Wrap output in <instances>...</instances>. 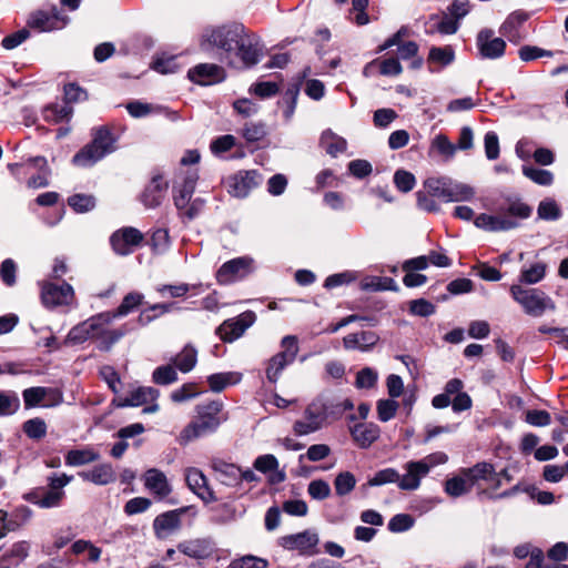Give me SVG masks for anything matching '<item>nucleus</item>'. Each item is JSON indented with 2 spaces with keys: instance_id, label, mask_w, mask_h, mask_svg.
<instances>
[{
  "instance_id": "nucleus-13",
  "label": "nucleus",
  "mask_w": 568,
  "mask_h": 568,
  "mask_svg": "<svg viewBox=\"0 0 568 568\" xmlns=\"http://www.w3.org/2000/svg\"><path fill=\"white\" fill-rule=\"evenodd\" d=\"M477 48L484 59H498L504 55L506 42L498 37H494V31L484 29L477 34Z\"/></svg>"
},
{
  "instance_id": "nucleus-30",
  "label": "nucleus",
  "mask_w": 568,
  "mask_h": 568,
  "mask_svg": "<svg viewBox=\"0 0 568 568\" xmlns=\"http://www.w3.org/2000/svg\"><path fill=\"white\" fill-rule=\"evenodd\" d=\"M30 517L31 511L24 506L18 507L11 513L0 509V525L3 528V531H6V535L21 528Z\"/></svg>"
},
{
  "instance_id": "nucleus-24",
  "label": "nucleus",
  "mask_w": 568,
  "mask_h": 568,
  "mask_svg": "<svg viewBox=\"0 0 568 568\" xmlns=\"http://www.w3.org/2000/svg\"><path fill=\"white\" fill-rule=\"evenodd\" d=\"M237 55L241 58L245 67L250 68L260 61L261 48L258 41L245 33H242L241 41L235 44Z\"/></svg>"
},
{
  "instance_id": "nucleus-43",
  "label": "nucleus",
  "mask_w": 568,
  "mask_h": 568,
  "mask_svg": "<svg viewBox=\"0 0 568 568\" xmlns=\"http://www.w3.org/2000/svg\"><path fill=\"white\" fill-rule=\"evenodd\" d=\"M448 179L430 178L425 181L424 189L430 196L448 203Z\"/></svg>"
},
{
  "instance_id": "nucleus-56",
  "label": "nucleus",
  "mask_w": 568,
  "mask_h": 568,
  "mask_svg": "<svg viewBox=\"0 0 568 568\" xmlns=\"http://www.w3.org/2000/svg\"><path fill=\"white\" fill-rule=\"evenodd\" d=\"M23 432L31 439H41L47 434V424L42 418H31L23 423Z\"/></svg>"
},
{
  "instance_id": "nucleus-47",
  "label": "nucleus",
  "mask_w": 568,
  "mask_h": 568,
  "mask_svg": "<svg viewBox=\"0 0 568 568\" xmlns=\"http://www.w3.org/2000/svg\"><path fill=\"white\" fill-rule=\"evenodd\" d=\"M504 215L513 217L514 220L528 219L531 215V207L519 199L508 201L506 207L500 209Z\"/></svg>"
},
{
  "instance_id": "nucleus-48",
  "label": "nucleus",
  "mask_w": 568,
  "mask_h": 568,
  "mask_svg": "<svg viewBox=\"0 0 568 568\" xmlns=\"http://www.w3.org/2000/svg\"><path fill=\"white\" fill-rule=\"evenodd\" d=\"M356 486V478L351 471H341L334 479V488L337 496H346Z\"/></svg>"
},
{
  "instance_id": "nucleus-26",
  "label": "nucleus",
  "mask_w": 568,
  "mask_h": 568,
  "mask_svg": "<svg viewBox=\"0 0 568 568\" xmlns=\"http://www.w3.org/2000/svg\"><path fill=\"white\" fill-rule=\"evenodd\" d=\"M405 475H399L398 487L402 490H416L420 486V480L427 475L426 467L416 462H408L404 465Z\"/></svg>"
},
{
  "instance_id": "nucleus-37",
  "label": "nucleus",
  "mask_w": 568,
  "mask_h": 568,
  "mask_svg": "<svg viewBox=\"0 0 568 568\" xmlns=\"http://www.w3.org/2000/svg\"><path fill=\"white\" fill-rule=\"evenodd\" d=\"M242 379V374L237 372H225L212 374L207 377V383L213 392H222L230 385H235Z\"/></svg>"
},
{
  "instance_id": "nucleus-12",
  "label": "nucleus",
  "mask_w": 568,
  "mask_h": 568,
  "mask_svg": "<svg viewBox=\"0 0 568 568\" xmlns=\"http://www.w3.org/2000/svg\"><path fill=\"white\" fill-rule=\"evenodd\" d=\"M185 508L169 510L158 515L153 520V530L158 539H166L181 527V517Z\"/></svg>"
},
{
  "instance_id": "nucleus-31",
  "label": "nucleus",
  "mask_w": 568,
  "mask_h": 568,
  "mask_svg": "<svg viewBox=\"0 0 568 568\" xmlns=\"http://www.w3.org/2000/svg\"><path fill=\"white\" fill-rule=\"evenodd\" d=\"M30 542L21 540L14 542L1 557L0 568H17L29 556Z\"/></svg>"
},
{
  "instance_id": "nucleus-42",
  "label": "nucleus",
  "mask_w": 568,
  "mask_h": 568,
  "mask_svg": "<svg viewBox=\"0 0 568 568\" xmlns=\"http://www.w3.org/2000/svg\"><path fill=\"white\" fill-rule=\"evenodd\" d=\"M326 418L336 420L342 417L346 410L354 408V403L349 398L324 400Z\"/></svg>"
},
{
  "instance_id": "nucleus-50",
  "label": "nucleus",
  "mask_w": 568,
  "mask_h": 568,
  "mask_svg": "<svg viewBox=\"0 0 568 568\" xmlns=\"http://www.w3.org/2000/svg\"><path fill=\"white\" fill-rule=\"evenodd\" d=\"M546 275V264L537 262L530 265L528 268H523L520 272L519 280L526 284H537Z\"/></svg>"
},
{
  "instance_id": "nucleus-36",
  "label": "nucleus",
  "mask_w": 568,
  "mask_h": 568,
  "mask_svg": "<svg viewBox=\"0 0 568 568\" xmlns=\"http://www.w3.org/2000/svg\"><path fill=\"white\" fill-rule=\"evenodd\" d=\"M30 163L39 170V173L28 180V186L32 189L44 187L49 184L50 169L48 162L42 156L30 160Z\"/></svg>"
},
{
  "instance_id": "nucleus-4",
  "label": "nucleus",
  "mask_w": 568,
  "mask_h": 568,
  "mask_svg": "<svg viewBox=\"0 0 568 568\" xmlns=\"http://www.w3.org/2000/svg\"><path fill=\"white\" fill-rule=\"evenodd\" d=\"M244 27L241 23H227L223 26L206 27L201 36V48L209 50L219 48L226 52L235 49L237 41H241Z\"/></svg>"
},
{
  "instance_id": "nucleus-5",
  "label": "nucleus",
  "mask_w": 568,
  "mask_h": 568,
  "mask_svg": "<svg viewBox=\"0 0 568 568\" xmlns=\"http://www.w3.org/2000/svg\"><path fill=\"white\" fill-rule=\"evenodd\" d=\"M112 321L111 312L100 313L85 321L90 339L98 341L101 349H109L129 332L126 325L115 329L109 328Z\"/></svg>"
},
{
  "instance_id": "nucleus-19",
  "label": "nucleus",
  "mask_w": 568,
  "mask_h": 568,
  "mask_svg": "<svg viewBox=\"0 0 568 568\" xmlns=\"http://www.w3.org/2000/svg\"><path fill=\"white\" fill-rule=\"evenodd\" d=\"M469 483L473 486L478 485L480 481H485L493 489H497L501 485L499 475L495 471L491 464L478 463L474 467L464 470Z\"/></svg>"
},
{
  "instance_id": "nucleus-9",
  "label": "nucleus",
  "mask_w": 568,
  "mask_h": 568,
  "mask_svg": "<svg viewBox=\"0 0 568 568\" xmlns=\"http://www.w3.org/2000/svg\"><path fill=\"white\" fill-rule=\"evenodd\" d=\"M253 271V258L241 256L230 260L221 265L216 272L220 284H231L247 276Z\"/></svg>"
},
{
  "instance_id": "nucleus-58",
  "label": "nucleus",
  "mask_w": 568,
  "mask_h": 568,
  "mask_svg": "<svg viewBox=\"0 0 568 568\" xmlns=\"http://www.w3.org/2000/svg\"><path fill=\"white\" fill-rule=\"evenodd\" d=\"M430 149L447 159L453 158L456 152V145L444 134H438L433 139Z\"/></svg>"
},
{
  "instance_id": "nucleus-51",
  "label": "nucleus",
  "mask_w": 568,
  "mask_h": 568,
  "mask_svg": "<svg viewBox=\"0 0 568 568\" xmlns=\"http://www.w3.org/2000/svg\"><path fill=\"white\" fill-rule=\"evenodd\" d=\"M68 204L77 212V213H85L94 209L95 199L90 194L78 193L71 195L68 199Z\"/></svg>"
},
{
  "instance_id": "nucleus-61",
  "label": "nucleus",
  "mask_w": 568,
  "mask_h": 568,
  "mask_svg": "<svg viewBox=\"0 0 568 568\" xmlns=\"http://www.w3.org/2000/svg\"><path fill=\"white\" fill-rule=\"evenodd\" d=\"M394 184L400 192L407 193L414 189L416 179L408 171L397 170L394 174Z\"/></svg>"
},
{
  "instance_id": "nucleus-7",
  "label": "nucleus",
  "mask_w": 568,
  "mask_h": 568,
  "mask_svg": "<svg viewBox=\"0 0 568 568\" xmlns=\"http://www.w3.org/2000/svg\"><path fill=\"white\" fill-rule=\"evenodd\" d=\"M326 420L324 399L317 398L306 406L303 417L294 423L293 432L296 436H306L320 430Z\"/></svg>"
},
{
  "instance_id": "nucleus-59",
  "label": "nucleus",
  "mask_w": 568,
  "mask_h": 568,
  "mask_svg": "<svg viewBox=\"0 0 568 568\" xmlns=\"http://www.w3.org/2000/svg\"><path fill=\"white\" fill-rule=\"evenodd\" d=\"M378 65V72L385 77H396L403 72V67L399 63L398 58L390 57L387 59H376Z\"/></svg>"
},
{
  "instance_id": "nucleus-20",
  "label": "nucleus",
  "mask_w": 568,
  "mask_h": 568,
  "mask_svg": "<svg viewBox=\"0 0 568 568\" xmlns=\"http://www.w3.org/2000/svg\"><path fill=\"white\" fill-rule=\"evenodd\" d=\"M187 75L191 81L201 85L217 83L225 78L223 68L212 63L199 64L190 69Z\"/></svg>"
},
{
  "instance_id": "nucleus-25",
  "label": "nucleus",
  "mask_w": 568,
  "mask_h": 568,
  "mask_svg": "<svg viewBox=\"0 0 568 568\" xmlns=\"http://www.w3.org/2000/svg\"><path fill=\"white\" fill-rule=\"evenodd\" d=\"M168 183L162 176L158 175L144 189L141 201L148 209H154L159 206L165 197L168 191Z\"/></svg>"
},
{
  "instance_id": "nucleus-28",
  "label": "nucleus",
  "mask_w": 568,
  "mask_h": 568,
  "mask_svg": "<svg viewBox=\"0 0 568 568\" xmlns=\"http://www.w3.org/2000/svg\"><path fill=\"white\" fill-rule=\"evenodd\" d=\"M178 549L194 559H207L214 552V546L209 539L185 540L178 545Z\"/></svg>"
},
{
  "instance_id": "nucleus-10",
  "label": "nucleus",
  "mask_w": 568,
  "mask_h": 568,
  "mask_svg": "<svg viewBox=\"0 0 568 568\" xmlns=\"http://www.w3.org/2000/svg\"><path fill=\"white\" fill-rule=\"evenodd\" d=\"M41 300L45 307L69 306L74 301L73 287L68 283L57 285L45 282L41 287Z\"/></svg>"
},
{
  "instance_id": "nucleus-33",
  "label": "nucleus",
  "mask_w": 568,
  "mask_h": 568,
  "mask_svg": "<svg viewBox=\"0 0 568 568\" xmlns=\"http://www.w3.org/2000/svg\"><path fill=\"white\" fill-rule=\"evenodd\" d=\"M28 26L40 32H45L62 28L64 21L57 13L38 11L29 18Z\"/></svg>"
},
{
  "instance_id": "nucleus-18",
  "label": "nucleus",
  "mask_w": 568,
  "mask_h": 568,
  "mask_svg": "<svg viewBox=\"0 0 568 568\" xmlns=\"http://www.w3.org/2000/svg\"><path fill=\"white\" fill-rule=\"evenodd\" d=\"M22 397L27 408L34 407L40 404L43 406L57 405L62 399V396L59 392L47 387L27 388L23 390Z\"/></svg>"
},
{
  "instance_id": "nucleus-39",
  "label": "nucleus",
  "mask_w": 568,
  "mask_h": 568,
  "mask_svg": "<svg viewBox=\"0 0 568 568\" xmlns=\"http://www.w3.org/2000/svg\"><path fill=\"white\" fill-rule=\"evenodd\" d=\"M99 458V453L92 448L71 449L65 455V464L68 466H82L93 463Z\"/></svg>"
},
{
  "instance_id": "nucleus-38",
  "label": "nucleus",
  "mask_w": 568,
  "mask_h": 568,
  "mask_svg": "<svg viewBox=\"0 0 568 568\" xmlns=\"http://www.w3.org/2000/svg\"><path fill=\"white\" fill-rule=\"evenodd\" d=\"M197 362V351L192 345H185L184 348L175 355L173 363L182 373L191 372Z\"/></svg>"
},
{
  "instance_id": "nucleus-53",
  "label": "nucleus",
  "mask_w": 568,
  "mask_h": 568,
  "mask_svg": "<svg viewBox=\"0 0 568 568\" xmlns=\"http://www.w3.org/2000/svg\"><path fill=\"white\" fill-rule=\"evenodd\" d=\"M399 481V473L395 468H385L378 470L372 478L368 479L367 486L375 487L386 484Z\"/></svg>"
},
{
  "instance_id": "nucleus-11",
  "label": "nucleus",
  "mask_w": 568,
  "mask_h": 568,
  "mask_svg": "<svg viewBox=\"0 0 568 568\" xmlns=\"http://www.w3.org/2000/svg\"><path fill=\"white\" fill-rule=\"evenodd\" d=\"M260 182V174L256 171H240L226 180V186L232 196L242 199L247 196Z\"/></svg>"
},
{
  "instance_id": "nucleus-44",
  "label": "nucleus",
  "mask_w": 568,
  "mask_h": 568,
  "mask_svg": "<svg viewBox=\"0 0 568 568\" xmlns=\"http://www.w3.org/2000/svg\"><path fill=\"white\" fill-rule=\"evenodd\" d=\"M537 216L544 221H557L561 217V209L554 199L547 197L538 204Z\"/></svg>"
},
{
  "instance_id": "nucleus-1",
  "label": "nucleus",
  "mask_w": 568,
  "mask_h": 568,
  "mask_svg": "<svg viewBox=\"0 0 568 568\" xmlns=\"http://www.w3.org/2000/svg\"><path fill=\"white\" fill-rule=\"evenodd\" d=\"M223 403L213 400L196 407V417L180 433L178 440L181 445L215 432L226 417H222Z\"/></svg>"
},
{
  "instance_id": "nucleus-45",
  "label": "nucleus",
  "mask_w": 568,
  "mask_h": 568,
  "mask_svg": "<svg viewBox=\"0 0 568 568\" xmlns=\"http://www.w3.org/2000/svg\"><path fill=\"white\" fill-rule=\"evenodd\" d=\"M144 295L139 292H131L126 294L115 312L111 313L113 320L122 317L134 311L143 302Z\"/></svg>"
},
{
  "instance_id": "nucleus-32",
  "label": "nucleus",
  "mask_w": 568,
  "mask_h": 568,
  "mask_svg": "<svg viewBox=\"0 0 568 568\" xmlns=\"http://www.w3.org/2000/svg\"><path fill=\"white\" fill-rule=\"evenodd\" d=\"M213 469L221 484L229 487H237L241 485L242 469L236 465L225 462H215Z\"/></svg>"
},
{
  "instance_id": "nucleus-23",
  "label": "nucleus",
  "mask_w": 568,
  "mask_h": 568,
  "mask_svg": "<svg viewBox=\"0 0 568 568\" xmlns=\"http://www.w3.org/2000/svg\"><path fill=\"white\" fill-rule=\"evenodd\" d=\"M317 542V535L311 531L283 536L278 541L283 548L287 550H298L302 554L311 551Z\"/></svg>"
},
{
  "instance_id": "nucleus-62",
  "label": "nucleus",
  "mask_w": 568,
  "mask_h": 568,
  "mask_svg": "<svg viewBox=\"0 0 568 568\" xmlns=\"http://www.w3.org/2000/svg\"><path fill=\"white\" fill-rule=\"evenodd\" d=\"M151 505V499L146 497H134L125 503L123 510L128 516H133L145 513Z\"/></svg>"
},
{
  "instance_id": "nucleus-64",
  "label": "nucleus",
  "mask_w": 568,
  "mask_h": 568,
  "mask_svg": "<svg viewBox=\"0 0 568 568\" xmlns=\"http://www.w3.org/2000/svg\"><path fill=\"white\" fill-rule=\"evenodd\" d=\"M414 525V519L407 514H397L388 523V529L394 532H402L410 529Z\"/></svg>"
},
{
  "instance_id": "nucleus-27",
  "label": "nucleus",
  "mask_w": 568,
  "mask_h": 568,
  "mask_svg": "<svg viewBox=\"0 0 568 568\" xmlns=\"http://www.w3.org/2000/svg\"><path fill=\"white\" fill-rule=\"evenodd\" d=\"M160 393L153 387H138L131 390L125 397L119 398V407H136L149 404V402H156Z\"/></svg>"
},
{
  "instance_id": "nucleus-14",
  "label": "nucleus",
  "mask_w": 568,
  "mask_h": 568,
  "mask_svg": "<svg viewBox=\"0 0 568 568\" xmlns=\"http://www.w3.org/2000/svg\"><path fill=\"white\" fill-rule=\"evenodd\" d=\"M72 478L67 474L50 477L49 489L39 497L37 504L42 508L58 507L64 497L63 488Z\"/></svg>"
},
{
  "instance_id": "nucleus-17",
  "label": "nucleus",
  "mask_w": 568,
  "mask_h": 568,
  "mask_svg": "<svg viewBox=\"0 0 568 568\" xmlns=\"http://www.w3.org/2000/svg\"><path fill=\"white\" fill-rule=\"evenodd\" d=\"M474 224L487 232H504L516 229L519 222L500 212L498 215L481 213L475 217Z\"/></svg>"
},
{
  "instance_id": "nucleus-21",
  "label": "nucleus",
  "mask_w": 568,
  "mask_h": 568,
  "mask_svg": "<svg viewBox=\"0 0 568 568\" xmlns=\"http://www.w3.org/2000/svg\"><path fill=\"white\" fill-rule=\"evenodd\" d=\"M185 480L189 488L196 494L204 503L216 501L213 490L207 486L204 474L197 468H189L185 473Z\"/></svg>"
},
{
  "instance_id": "nucleus-54",
  "label": "nucleus",
  "mask_w": 568,
  "mask_h": 568,
  "mask_svg": "<svg viewBox=\"0 0 568 568\" xmlns=\"http://www.w3.org/2000/svg\"><path fill=\"white\" fill-rule=\"evenodd\" d=\"M152 381L158 385H169L178 381L175 367L162 365L156 367L152 374Z\"/></svg>"
},
{
  "instance_id": "nucleus-15",
  "label": "nucleus",
  "mask_w": 568,
  "mask_h": 568,
  "mask_svg": "<svg viewBox=\"0 0 568 568\" xmlns=\"http://www.w3.org/2000/svg\"><path fill=\"white\" fill-rule=\"evenodd\" d=\"M143 240L142 233L134 227H124L111 236V245L119 255H129Z\"/></svg>"
},
{
  "instance_id": "nucleus-3",
  "label": "nucleus",
  "mask_w": 568,
  "mask_h": 568,
  "mask_svg": "<svg viewBox=\"0 0 568 568\" xmlns=\"http://www.w3.org/2000/svg\"><path fill=\"white\" fill-rule=\"evenodd\" d=\"M510 295L518 303L524 313L532 317H541L547 312H554L556 304L545 292L538 288H526L514 284L509 288Z\"/></svg>"
},
{
  "instance_id": "nucleus-57",
  "label": "nucleus",
  "mask_w": 568,
  "mask_h": 568,
  "mask_svg": "<svg viewBox=\"0 0 568 568\" xmlns=\"http://www.w3.org/2000/svg\"><path fill=\"white\" fill-rule=\"evenodd\" d=\"M523 173L525 176L539 185L548 186L554 182V175L548 170L524 166Z\"/></svg>"
},
{
  "instance_id": "nucleus-49",
  "label": "nucleus",
  "mask_w": 568,
  "mask_h": 568,
  "mask_svg": "<svg viewBox=\"0 0 568 568\" xmlns=\"http://www.w3.org/2000/svg\"><path fill=\"white\" fill-rule=\"evenodd\" d=\"M455 59V52L452 47H433L429 50L428 62L437 63L442 67L449 65Z\"/></svg>"
},
{
  "instance_id": "nucleus-34",
  "label": "nucleus",
  "mask_w": 568,
  "mask_h": 568,
  "mask_svg": "<svg viewBox=\"0 0 568 568\" xmlns=\"http://www.w3.org/2000/svg\"><path fill=\"white\" fill-rule=\"evenodd\" d=\"M378 341L374 332L364 331L361 333L348 334L343 338V345L346 349L368 351Z\"/></svg>"
},
{
  "instance_id": "nucleus-2",
  "label": "nucleus",
  "mask_w": 568,
  "mask_h": 568,
  "mask_svg": "<svg viewBox=\"0 0 568 568\" xmlns=\"http://www.w3.org/2000/svg\"><path fill=\"white\" fill-rule=\"evenodd\" d=\"M116 139L106 126L94 130L91 143L82 148L72 159L77 166L89 168L116 150Z\"/></svg>"
},
{
  "instance_id": "nucleus-52",
  "label": "nucleus",
  "mask_w": 568,
  "mask_h": 568,
  "mask_svg": "<svg viewBox=\"0 0 568 568\" xmlns=\"http://www.w3.org/2000/svg\"><path fill=\"white\" fill-rule=\"evenodd\" d=\"M399 404L394 398L379 399L376 403L377 417L386 423L393 419L398 410Z\"/></svg>"
},
{
  "instance_id": "nucleus-6",
  "label": "nucleus",
  "mask_w": 568,
  "mask_h": 568,
  "mask_svg": "<svg viewBox=\"0 0 568 568\" xmlns=\"http://www.w3.org/2000/svg\"><path fill=\"white\" fill-rule=\"evenodd\" d=\"M282 352L272 356L266 366V378L270 383H277L282 372L292 364L298 354V343L295 335H286L281 341Z\"/></svg>"
},
{
  "instance_id": "nucleus-41",
  "label": "nucleus",
  "mask_w": 568,
  "mask_h": 568,
  "mask_svg": "<svg viewBox=\"0 0 568 568\" xmlns=\"http://www.w3.org/2000/svg\"><path fill=\"white\" fill-rule=\"evenodd\" d=\"M475 195V190L468 184L449 180L448 183V202H466L470 201Z\"/></svg>"
},
{
  "instance_id": "nucleus-55",
  "label": "nucleus",
  "mask_w": 568,
  "mask_h": 568,
  "mask_svg": "<svg viewBox=\"0 0 568 568\" xmlns=\"http://www.w3.org/2000/svg\"><path fill=\"white\" fill-rule=\"evenodd\" d=\"M20 407V399L13 392H0V416L14 414Z\"/></svg>"
},
{
  "instance_id": "nucleus-35",
  "label": "nucleus",
  "mask_w": 568,
  "mask_h": 568,
  "mask_svg": "<svg viewBox=\"0 0 568 568\" xmlns=\"http://www.w3.org/2000/svg\"><path fill=\"white\" fill-rule=\"evenodd\" d=\"M197 176L195 173H191L185 176L182 185L175 190L174 204L179 211H183L187 206L193 195Z\"/></svg>"
},
{
  "instance_id": "nucleus-22",
  "label": "nucleus",
  "mask_w": 568,
  "mask_h": 568,
  "mask_svg": "<svg viewBox=\"0 0 568 568\" xmlns=\"http://www.w3.org/2000/svg\"><path fill=\"white\" fill-rule=\"evenodd\" d=\"M351 436L359 448L371 447L381 435V428L374 423H358L349 427Z\"/></svg>"
},
{
  "instance_id": "nucleus-40",
  "label": "nucleus",
  "mask_w": 568,
  "mask_h": 568,
  "mask_svg": "<svg viewBox=\"0 0 568 568\" xmlns=\"http://www.w3.org/2000/svg\"><path fill=\"white\" fill-rule=\"evenodd\" d=\"M321 144L332 156H337L338 154L343 153L347 146L346 140L336 135L332 131H326L322 134Z\"/></svg>"
},
{
  "instance_id": "nucleus-8",
  "label": "nucleus",
  "mask_w": 568,
  "mask_h": 568,
  "mask_svg": "<svg viewBox=\"0 0 568 568\" xmlns=\"http://www.w3.org/2000/svg\"><path fill=\"white\" fill-rule=\"evenodd\" d=\"M256 321V315L252 311H246L236 317L224 321L217 328L216 334L224 342L232 343L240 338L244 332Z\"/></svg>"
},
{
  "instance_id": "nucleus-60",
  "label": "nucleus",
  "mask_w": 568,
  "mask_h": 568,
  "mask_svg": "<svg viewBox=\"0 0 568 568\" xmlns=\"http://www.w3.org/2000/svg\"><path fill=\"white\" fill-rule=\"evenodd\" d=\"M331 486L324 479H314L307 486L308 495L315 500H324L331 495Z\"/></svg>"
},
{
  "instance_id": "nucleus-29",
  "label": "nucleus",
  "mask_w": 568,
  "mask_h": 568,
  "mask_svg": "<svg viewBox=\"0 0 568 568\" xmlns=\"http://www.w3.org/2000/svg\"><path fill=\"white\" fill-rule=\"evenodd\" d=\"M79 476L87 481L99 486H105L114 483L116 474L111 464H100L91 469L81 471Z\"/></svg>"
},
{
  "instance_id": "nucleus-46",
  "label": "nucleus",
  "mask_w": 568,
  "mask_h": 568,
  "mask_svg": "<svg viewBox=\"0 0 568 568\" xmlns=\"http://www.w3.org/2000/svg\"><path fill=\"white\" fill-rule=\"evenodd\" d=\"M471 489L469 479L465 471L460 476L448 479L445 484V491L452 497H459Z\"/></svg>"
},
{
  "instance_id": "nucleus-63",
  "label": "nucleus",
  "mask_w": 568,
  "mask_h": 568,
  "mask_svg": "<svg viewBox=\"0 0 568 568\" xmlns=\"http://www.w3.org/2000/svg\"><path fill=\"white\" fill-rule=\"evenodd\" d=\"M485 154L488 160H496L499 156V139L494 131H489L484 138Z\"/></svg>"
},
{
  "instance_id": "nucleus-16",
  "label": "nucleus",
  "mask_w": 568,
  "mask_h": 568,
  "mask_svg": "<svg viewBox=\"0 0 568 568\" xmlns=\"http://www.w3.org/2000/svg\"><path fill=\"white\" fill-rule=\"evenodd\" d=\"M143 485L156 499H164L172 493L166 475L158 468L148 469L142 476Z\"/></svg>"
}]
</instances>
